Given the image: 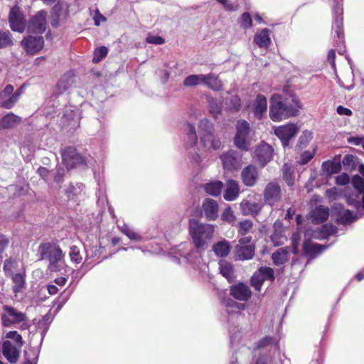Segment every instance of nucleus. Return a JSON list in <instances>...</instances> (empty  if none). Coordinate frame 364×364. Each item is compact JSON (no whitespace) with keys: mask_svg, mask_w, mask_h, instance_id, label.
I'll return each mask as SVG.
<instances>
[{"mask_svg":"<svg viewBox=\"0 0 364 364\" xmlns=\"http://www.w3.org/2000/svg\"><path fill=\"white\" fill-rule=\"evenodd\" d=\"M301 107L298 100L292 95L283 97L280 94H274L270 98L269 117L274 122H280L295 117Z\"/></svg>","mask_w":364,"mask_h":364,"instance_id":"f257e3e1","label":"nucleus"},{"mask_svg":"<svg viewBox=\"0 0 364 364\" xmlns=\"http://www.w3.org/2000/svg\"><path fill=\"white\" fill-rule=\"evenodd\" d=\"M215 226L212 224L200 223L196 219H191L188 223V232L197 250H205L208 247V240L214 234Z\"/></svg>","mask_w":364,"mask_h":364,"instance_id":"f03ea898","label":"nucleus"},{"mask_svg":"<svg viewBox=\"0 0 364 364\" xmlns=\"http://www.w3.org/2000/svg\"><path fill=\"white\" fill-rule=\"evenodd\" d=\"M41 259L48 261V269L51 272H59L64 266V254L60 247L55 244L46 242L38 247Z\"/></svg>","mask_w":364,"mask_h":364,"instance_id":"7ed1b4c3","label":"nucleus"},{"mask_svg":"<svg viewBox=\"0 0 364 364\" xmlns=\"http://www.w3.org/2000/svg\"><path fill=\"white\" fill-rule=\"evenodd\" d=\"M213 124L207 119H200L198 124V132L200 139L204 146L212 147L213 149H219L221 142L213 134Z\"/></svg>","mask_w":364,"mask_h":364,"instance_id":"20e7f679","label":"nucleus"},{"mask_svg":"<svg viewBox=\"0 0 364 364\" xmlns=\"http://www.w3.org/2000/svg\"><path fill=\"white\" fill-rule=\"evenodd\" d=\"M233 253L236 259L249 260L253 258L255 254V245L252 242L251 236L242 237L235 246Z\"/></svg>","mask_w":364,"mask_h":364,"instance_id":"39448f33","label":"nucleus"},{"mask_svg":"<svg viewBox=\"0 0 364 364\" xmlns=\"http://www.w3.org/2000/svg\"><path fill=\"white\" fill-rule=\"evenodd\" d=\"M26 314L18 311L15 308L7 305L2 307L1 321L4 327H11L13 325L26 321Z\"/></svg>","mask_w":364,"mask_h":364,"instance_id":"423d86ee","label":"nucleus"},{"mask_svg":"<svg viewBox=\"0 0 364 364\" xmlns=\"http://www.w3.org/2000/svg\"><path fill=\"white\" fill-rule=\"evenodd\" d=\"M23 86H21L14 92V87L11 85L6 86L0 92V105L6 109H11L19 100L23 93Z\"/></svg>","mask_w":364,"mask_h":364,"instance_id":"0eeeda50","label":"nucleus"},{"mask_svg":"<svg viewBox=\"0 0 364 364\" xmlns=\"http://www.w3.org/2000/svg\"><path fill=\"white\" fill-rule=\"evenodd\" d=\"M236 129L237 132L234 139L235 146L241 150L247 151L250 146L247 141L250 129L249 123L245 120H239Z\"/></svg>","mask_w":364,"mask_h":364,"instance_id":"6e6552de","label":"nucleus"},{"mask_svg":"<svg viewBox=\"0 0 364 364\" xmlns=\"http://www.w3.org/2000/svg\"><path fill=\"white\" fill-rule=\"evenodd\" d=\"M333 1V12L334 20L333 23V30L338 38L339 43H342L343 41V4L341 0Z\"/></svg>","mask_w":364,"mask_h":364,"instance_id":"1a4fd4ad","label":"nucleus"},{"mask_svg":"<svg viewBox=\"0 0 364 364\" xmlns=\"http://www.w3.org/2000/svg\"><path fill=\"white\" fill-rule=\"evenodd\" d=\"M299 127L295 124H287L274 129V134L281 140L284 147L288 146L291 139L295 137Z\"/></svg>","mask_w":364,"mask_h":364,"instance_id":"9d476101","label":"nucleus"},{"mask_svg":"<svg viewBox=\"0 0 364 364\" xmlns=\"http://www.w3.org/2000/svg\"><path fill=\"white\" fill-rule=\"evenodd\" d=\"M224 169L228 171L237 170L242 164V156L235 150L230 149L220 156Z\"/></svg>","mask_w":364,"mask_h":364,"instance_id":"9b49d317","label":"nucleus"},{"mask_svg":"<svg viewBox=\"0 0 364 364\" xmlns=\"http://www.w3.org/2000/svg\"><path fill=\"white\" fill-rule=\"evenodd\" d=\"M62 158L68 169L84 164L85 162L84 157L77 153L76 149L71 146L66 148L63 151Z\"/></svg>","mask_w":364,"mask_h":364,"instance_id":"f8f14e48","label":"nucleus"},{"mask_svg":"<svg viewBox=\"0 0 364 364\" xmlns=\"http://www.w3.org/2000/svg\"><path fill=\"white\" fill-rule=\"evenodd\" d=\"M47 12L45 11H38L28 21L27 30L29 33H43L46 29Z\"/></svg>","mask_w":364,"mask_h":364,"instance_id":"ddd939ff","label":"nucleus"},{"mask_svg":"<svg viewBox=\"0 0 364 364\" xmlns=\"http://www.w3.org/2000/svg\"><path fill=\"white\" fill-rule=\"evenodd\" d=\"M9 21L12 31L23 33L26 28V19L20 11L19 7L15 6L10 10Z\"/></svg>","mask_w":364,"mask_h":364,"instance_id":"4468645a","label":"nucleus"},{"mask_svg":"<svg viewBox=\"0 0 364 364\" xmlns=\"http://www.w3.org/2000/svg\"><path fill=\"white\" fill-rule=\"evenodd\" d=\"M333 213H337L338 217L336 219V222L341 225L350 224L358 218L356 213H353L349 210L345 209L341 203L334 204L332 208Z\"/></svg>","mask_w":364,"mask_h":364,"instance_id":"2eb2a0df","label":"nucleus"},{"mask_svg":"<svg viewBox=\"0 0 364 364\" xmlns=\"http://www.w3.org/2000/svg\"><path fill=\"white\" fill-rule=\"evenodd\" d=\"M21 46L27 54L33 55L40 51L44 46L42 36H28L21 41Z\"/></svg>","mask_w":364,"mask_h":364,"instance_id":"dca6fc26","label":"nucleus"},{"mask_svg":"<svg viewBox=\"0 0 364 364\" xmlns=\"http://www.w3.org/2000/svg\"><path fill=\"white\" fill-rule=\"evenodd\" d=\"M22 346L13 344L10 341H5L2 344V353L6 360L11 364L18 362Z\"/></svg>","mask_w":364,"mask_h":364,"instance_id":"f3484780","label":"nucleus"},{"mask_svg":"<svg viewBox=\"0 0 364 364\" xmlns=\"http://www.w3.org/2000/svg\"><path fill=\"white\" fill-rule=\"evenodd\" d=\"M280 186L275 182L269 183L264 191V198L267 203L274 205L281 199Z\"/></svg>","mask_w":364,"mask_h":364,"instance_id":"a211bd4d","label":"nucleus"},{"mask_svg":"<svg viewBox=\"0 0 364 364\" xmlns=\"http://www.w3.org/2000/svg\"><path fill=\"white\" fill-rule=\"evenodd\" d=\"M273 149L267 143H262L255 150L254 157L262 166H265L272 158Z\"/></svg>","mask_w":364,"mask_h":364,"instance_id":"6ab92c4d","label":"nucleus"},{"mask_svg":"<svg viewBox=\"0 0 364 364\" xmlns=\"http://www.w3.org/2000/svg\"><path fill=\"white\" fill-rule=\"evenodd\" d=\"M202 209L207 220L215 221L218 218L219 206L216 200L211 198L204 199Z\"/></svg>","mask_w":364,"mask_h":364,"instance_id":"aec40b11","label":"nucleus"},{"mask_svg":"<svg viewBox=\"0 0 364 364\" xmlns=\"http://www.w3.org/2000/svg\"><path fill=\"white\" fill-rule=\"evenodd\" d=\"M230 294L237 300L245 301L251 297L252 291L247 284L240 282L230 287Z\"/></svg>","mask_w":364,"mask_h":364,"instance_id":"412c9836","label":"nucleus"},{"mask_svg":"<svg viewBox=\"0 0 364 364\" xmlns=\"http://www.w3.org/2000/svg\"><path fill=\"white\" fill-rule=\"evenodd\" d=\"M258 171L255 166L249 165L241 172L242 183L247 186H253L258 179Z\"/></svg>","mask_w":364,"mask_h":364,"instance_id":"4be33fe9","label":"nucleus"},{"mask_svg":"<svg viewBox=\"0 0 364 364\" xmlns=\"http://www.w3.org/2000/svg\"><path fill=\"white\" fill-rule=\"evenodd\" d=\"M239 194L240 187L238 183L233 179L228 180L223 193L224 199L227 201H233L238 198Z\"/></svg>","mask_w":364,"mask_h":364,"instance_id":"5701e85b","label":"nucleus"},{"mask_svg":"<svg viewBox=\"0 0 364 364\" xmlns=\"http://www.w3.org/2000/svg\"><path fill=\"white\" fill-rule=\"evenodd\" d=\"M267 111V102L264 95L259 94L253 104V112L256 118L262 119Z\"/></svg>","mask_w":364,"mask_h":364,"instance_id":"b1692460","label":"nucleus"},{"mask_svg":"<svg viewBox=\"0 0 364 364\" xmlns=\"http://www.w3.org/2000/svg\"><path fill=\"white\" fill-rule=\"evenodd\" d=\"M240 210L243 215H257L262 209V205L256 202H250L244 200L240 204Z\"/></svg>","mask_w":364,"mask_h":364,"instance_id":"393cba45","label":"nucleus"},{"mask_svg":"<svg viewBox=\"0 0 364 364\" xmlns=\"http://www.w3.org/2000/svg\"><path fill=\"white\" fill-rule=\"evenodd\" d=\"M329 209L323 205H318L311 211V217L312 222L315 224H320L328 218Z\"/></svg>","mask_w":364,"mask_h":364,"instance_id":"a878e982","label":"nucleus"},{"mask_svg":"<svg viewBox=\"0 0 364 364\" xmlns=\"http://www.w3.org/2000/svg\"><path fill=\"white\" fill-rule=\"evenodd\" d=\"M269 33L270 31L268 28H263L259 33L255 34L254 37V43L259 48H269L272 43L269 37Z\"/></svg>","mask_w":364,"mask_h":364,"instance_id":"bb28decb","label":"nucleus"},{"mask_svg":"<svg viewBox=\"0 0 364 364\" xmlns=\"http://www.w3.org/2000/svg\"><path fill=\"white\" fill-rule=\"evenodd\" d=\"M203 188L205 193L217 197L221 194L224 188V184L220 181H210L203 185Z\"/></svg>","mask_w":364,"mask_h":364,"instance_id":"cd10ccee","label":"nucleus"},{"mask_svg":"<svg viewBox=\"0 0 364 364\" xmlns=\"http://www.w3.org/2000/svg\"><path fill=\"white\" fill-rule=\"evenodd\" d=\"M202 77V84L206 85L208 87L216 91L222 90L223 84L218 76L213 73H209L208 75H203Z\"/></svg>","mask_w":364,"mask_h":364,"instance_id":"c85d7f7f","label":"nucleus"},{"mask_svg":"<svg viewBox=\"0 0 364 364\" xmlns=\"http://www.w3.org/2000/svg\"><path fill=\"white\" fill-rule=\"evenodd\" d=\"M213 251L218 257H225L230 252V242L226 240H220L213 245Z\"/></svg>","mask_w":364,"mask_h":364,"instance_id":"c756f323","label":"nucleus"},{"mask_svg":"<svg viewBox=\"0 0 364 364\" xmlns=\"http://www.w3.org/2000/svg\"><path fill=\"white\" fill-rule=\"evenodd\" d=\"M73 77L70 75H64L58 82L55 92L60 95L68 90L73 84Z\"/></svg>","mask_w":364,"mask_h":364,"instance_id":"7c9ffc66","label":"nucleus"},{"mask_svg":"<svg viewBox=\"0 0 364 364\" xmlns=\"http://www.w3.org/2000/svg\"><path fill=\"white\" fill-rule=\"evenodd\" d=\"M289 247H282L272 255V259L275 265H282L289 259Z\"/></svg>","mask_w":364,"mask_h":364,"instance_id":"2f4dec72","label":"nucleus"},{"mask_svg":"<svg viewBox=\"0 0 364 364\" xmlns=\"http://www.w3.org/2000/svg\"><path fill=\"white\" fill-rule=\"evenodd\" d=\"M337 228L336 226L331 224H324L318 229V230L314 231V237L319 240H323L335 234Z\"/></svg>","mask_w":364,"mask_h":364,"instance_id":"473e14b6","label":"nucleus"},{"mask_svg":"<svg viewBox=\"0 0 364 364\" xmlns=\"http://www.w3.org/2000/svg\"><path fill=\"white\" fill-rule=\"evenodd\" d=\"M21 122V118L13 113L5 115L0 120V129H11Z\"/></svg>","mask_w":364,"mask_h":364,"instance_id":"72a5a7b5","label":"nucleus"},{"mask_svg":"<svg viewBox=\"0 0 364 364\" xmlns=\"http://www.w3.org/2000/svg\"><path fill=\"white\" fill-rule=\"evenodd\" d=\"M325 247L319 244H314L310 240H305L303 244V250L307 255H313L321 253Z\"/></svg>","mask_w":364,"mask_h":364,"instance_id":"f704fd0d","label":"nucleus"},{"mask_svg":"<svg viewBox=\"0 0 364 364\" xmlns=\"http://www.w3.org/2000/svg\"><path fill=\"white\" fill-rule=\"evenodd\" d=\"M220 272L230 283L235 281L234 269L232 265L225 261L220 263Z\"/></svg>","mask_w":364,"mask_h":364,"instance_id":"c9c22d12","label":"nucleus"},{"mask_svg":"<svg viewBox=\"0 0 364 364\" xmlns=\"http://www.w3.org/2000/svg\"><path fill=\"white\" fill-rule=\"evenodd\" d=\"M62 119L64 123H68V125H71L73 122V126H75L78 120L77 113L71 107H67L64 109Z\"/></svg>","mask_w":364,"mask_h":364,"instance_id":"e433bc0d","label":"nucleus"},{"mask_svg":"<svg viewBox=\"0 0 364 364\" xmlns=\"http://www.w3.org/2000/svg\"><path fill=\"white\" fill-rule=\"evenodd\" d=\"M352 185L359 195H362V208L364 210V179L359 175H355L352 178Z\"/></svg>","mask_w":364,"mask_h":364,"instance_id":"4c0bfd02","label":"nucleus"},{"mask_svg":"<svg viewBox=\"0 0 364 364\" xmlns=\"http://www.w3.org/2000/svg\"><path fill=\"white\" fill-rule=\"evenodd\" d=\"M12 275V281L14 284L13 291L14 293L19 292L24 287L25 279L24 276L21 273H16Z\"/></svg>","mask_w":364,"mask_h":364,"instance_id":"58836bf2","label":"nucleus"},{"mask_svg":"<svg viewBox=\"0 0 364 364\" xmlns=\"http://www.w3.org/2000/svg\"><path fill=\"white\" fill-rule=\"evenodd\" d=\"M253 223L250 220H244L238 224V235L246 237L245 235L252 229Z\"/></svg>","mask_w":364,"mask_h":364,"instance_id":"ea45409f","label":"nucleus"},{"mask_svg":"<svg viewBox=\"0 0 364 364\" xmlns=\"http://www.w3.org/2000/svg\"><path fill=\"white\" fill-rule=\"evenodd\" d=\"M13 45L12 36L9 31H0V49Z\"/></svg>","mask_w":364,"mask_h":364,"instance_id":"a19ab883","label":"nucleus"},{"mask_svg":"<svg viewBox=\"0 0 364 364\" xmlns=\"http://www.w3.org/2000/svg\"><path fill=\"white\" fill-rule=\"evenodd\" d=\"M69 256L72 262L79 264L82 259L79 247L73 245L70 247Z\"/></svg>","mask_w":364,"mask_h":364,"instance_id":"79ce46f5","label":"nucleus"},{"mask_svg":"<svg viewBox=\"0 0 364 364\" xmlns=\"http://www.w3.org/2000/svg\"><path fill=\"white\" fill-rule=\"evenodd\" d=\"M264 279L258 271L255 272L251 277V285L257 290L260 291Z\"/></svg>","mask_w":364,"mask_h":364,"instance_id":"37998d69","label":"nucleus"},{"mask_svg":"<svg viewBox=\"0 0 364 364\" xmlns=\"http://www.w3.org/2000/svg\"><path fill=\"white\" fill-rule=\"evenodd\" d=\"M203 75H191L186 77L183 81V85L186 86H195L202 84Z\"/></svg>","mask_w":364,"mask_h":364,"instance_id":"c03bdc74","label":"nucleus"},{"mask_svg":"<svg viewBox=\"0 0 364 364\" xmlns=\"http://www.w3.org/2000/svg\"><path fill=\"white\" fill-rule=\"evenodd\" d=\"M263 279L265 280H274V272L272 268L269 267H261L257 270Z\"/></svg>","mask_w":364,"mask_h":364,"instance_id":"a18cd8bd","label":"nucleus"},{"mask_svg":"<svg viewBox=\"0 0 364 364\" xmlns=\"http://www.w3.org/2000/svg\"><path fill=\"white\" fill-rule=\"evenodd\" d=\"M18 267V263L16 260L11 258L6 259L4 264V271L6 275H11L12 271Z\"/></svg>","mask_w":364,"mask_h":364,"instance_id":"49530a36","label":"nucleus"},{"mask_svg":"<svg viewBox=\"0 0 364 364\" xmlns=\"http://www.w3.org/2000/svg\"><path fill=\"white\" fill-rule=\"evenodd\" d=\"M188 127V133H187V138H188V142L191 146L196 144L198 141V137L196 134V132L195 129V127L192 126L190 124H187Z\"/></svg>","mask_w":364,"mask_h":364,"instance_id":"de8ad7c7","label":"nucleus"},{"mask_svg":"<svg viewBox=\"0 0 364 364\" xmlns=\"http://www.w3.org/2000/svg\"><path fill=\"white\" fill-rule=\"evenodd\" d=\"M122 232L127 235L130 240L139 241L141 240V237L138 233L135 232L127 225H124L120 228Z\"/></svg>","mask_w":364,"mask_h":364,"instance_id":"09e8293b","label":"nucleus"},{"mask_svg":"<svg viewBox=\"0 0 364 364\" xmlns=\"http://www.w3.org/2000/svg\"><path fill=\"white\" fill-rule=\"evenodd\" d=\"M271 240L274 246H281L287 240L281 231L275 230L271 235Z\"/></svg>","mask_w":364,"mask_h":364,"instance_id":"8fccbe9b","label":"nucleus"},{"mask_svg":"<svg viewBox=\"0 0 364 364\" xmlns=\"http://www.w3.org/2000/svg\"><path fill=\"white\" fill-rule=\"evenodd\" d=\"M240 26L245 29H247L252 27V20L250 14L248 12H245L242 14L240 21Z\"/></svg>","mask_w":364,"mask_h":364,"instance_id":"3c124183","label":"nucleus"},{"mask_svg":"<svg viewBox=\"0 0 364 364\" xmlns=\"http://www.w3.org/2000/svg\"><path fill=\"white\" fill-rule=\"evenodd\" d=\"M221 220L228 223H233L235 220V214L230 206L223 211L221 214Z\"/></svg>","mask_w":364,"mask_h":364,"instance_id":"603ef678","label":"nucleus"},{"mask_svg":"<svg viewBox=\"0 0 364 364\" xmlns=\"http://www.w3.org/2000/svg\"><path fill=\"white\" fill-rule=\"evenodd\" d=\"M108 53V49L105 46H101L97 48L94 53V57L92 61L94 63H98L104 58Z\"/></svg>","mask_w":364,"mask_h":364,"instance_id":"864d4df0","label":"nucleus"},{"mask_svg":"<svg viewBox=\"0 0 364 364\" xmlns=\"http://www.w3.org/2000/svg\"><path fill=\"white\" fill-rule=\"evenodd\" d=\"M360 196L361 195H359L358 193L355 196H349L346 199L347 203L349 205L353 206L358 210L360 207H362V200L360 201Z\"/></svg>","mask_w":364,"mask_h":364,"instance_id":"5fc2aeb1","label":"nucleus"},{"mask_svg":"<svg viewBox=\"0 0 364 364\" xmlns=\"http://www.w3.org/2000/svg\"><path fill=\"white\" fill-rule=\"evenodd\" d=\"M6 338L8 339H12L16 342V345L22 346L24 344L22 336L16 331H11L6 334Z\"/></svg>","mask_w":364,"mask_h":364,"instance_id":"6e6d98bb","label":"nucleus"},{"mask_svg":"<svg viewBox=\"0 0 364 364\" xmlns=\"http://www.w3.org/2000/svg\"><path fill=\"white\" fill-rule=\"evenodd\" d=\"M312 133L309 131L305 130L302 132L299 138V144L300 146H305L311 140Z\"/></svg>","mask_w":364,"mask_h":364,"instance_id":"4d7b16f0","label":"nucleus"},{"mask_svg":"<svg viewBox=\"0 0 364 364\" xmlns=\"http://www.w3.org/2000/svg\"><path fill=\"white\" fill-rule=\"evenodd\" d=\"M283 179L289 186L294 185V177L287 164L284 166Z\"/></svg>","mask_w":364,"mask_h":364,"instance_id":"13d9d810","label":"nucleus"},{"mask_svg":"<svg viewBox=\"0 0 364 364\" xmlns=\"http://www.w3.org/2000/svg\"><path fill=\"white\" fill-rule=\"evenodd\" d=\"M240 99L237 95L232 96L229 105H228L229 109L232 111H238L240 109Z\"/></svg>","mask_w":364,"mask_h":364,"instance_id":"bf43d9fd","label":"nucleus"},{"mask_svg":"<svg viewBox=\"0 0 364 364\" xmlns=\"http://www.w3.org/2000/svg\"><path fill=\"white\" fill-rule=\"evenodd\" d=\"M273 342V338L271 337V336H265L262 338H261L260 340H259L256 343H255V349L258 350V349H261V348H263L267 346H269Z\"/></svg>","mask_w":364,"mask_h":364,"instance_id":"052dcab7","label":"nucleus"},{"mask_svg":"<svg viewBox=\"0 0 364 364\" xmlns=\"http://www.w3.org/2000/svg\"><path fill=\"white\" fill-rule=\"evenodd\" d=\"M300 242V236L298 233H294L291 237V245H292V252L294 255H297L299 253V245Z\"/></svg>","mask_w":364,"mask_h":364,"instance_id":"680f3d73","label":"nucleus"},{"mask_svg":"<svg viewBox=\"0 0 364 364\" xmlns=\"http://www.w3.org/2000/svg\"><path fill=\"white\" fill-rule=\"evenodd\" d=\"M354 159L355 157L351 154L346 155L342 161V164L344 167H347L348 169L354 166Z\"/></svg>","mask_w":364,"mask_h":364,"instance_id":"e2e57ef3","label":"nucleus"},{"mask_svg":"<svg viewBox=\"0 0 364 364\" xmlns=\"http://www.w3.org/2000/svg\"><path fill=\"white\" fill-rule=\"evenodd\" d=\"M314 154V152H310L309 151H304L301 156L299 164L302 165L306 164L313 159Z\"/></svg>","mask_w":364,"mask_h":364,"instance_id":"0e129e2a","label":"nucleus"},{"mask_svg":"<svg viewBox=\"0 0 364 364\" xmlns=\"http://www.w3.org/2000/svg\"><path fill=\"white\" fill-rule=\"evenodd\" d=\"M146 41L148 43H152L156 45H161L164 44L165 42L164 38H162L161 37L152 35H149L146 38Z\"/></svg>","mask_w":364,"mask_h":364,"instance_id":"69168bd1","label":"nucleus"},{"mask_svg":"<svg viewBox=\"0 0 364 364\" xmlns=\"http://www.w3.org/2000/svg\"><path fill=\"white\" fill-rule=\"evenodd\" d=\"M270 356L267 353L259 354L256 359L255 364H270L271 362Z\"/></svg>","mask_w":364,"mask_h":364,"instance_id":"338daca9","label":"nucleus"},{"mask_svg":"<svg viewBox=\"0 0 364 364\" xmlns=\"http://www.w3.org/2000/svg\"><path fill=\"white\" fill-rule=\"evenodd\" d=\"M65 173V171L63 167L57 168L56 173L54 176V181L58 183H61L63 181Z\"/></svg>","mask_w":364,"mask_h":364,"instance_id":"774afa93","label":"nucleus"}]
</instances>
